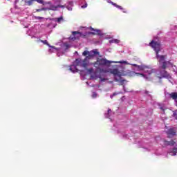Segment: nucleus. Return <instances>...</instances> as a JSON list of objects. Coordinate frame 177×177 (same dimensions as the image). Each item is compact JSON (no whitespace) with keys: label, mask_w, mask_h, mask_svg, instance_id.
Wrapping results in <instances>:
<instances>
[{"label":"nucleus","mask_w":177,"mask_h":177,"mask_svg":"<svg viewBox=\"0 0 177 177\" xmlns=\"http://www.w3.org/2000/svg\"><path fill=\"white\" fill-rule=\"evenodd\" d=\"M62 20H63V17H60L57 18V23H60V21H62Z\"/></svg>","instance_id":"21"},{"label":"nucleus","mask_w":177,"mask_h":177,"mask_svg":"<svg viewBox=\"0 0 177 177\" xmlns=\"http://www.w3.org/2000/svg\"><path fill=\"white\" fill-rule=\"evenodd\" d=\"M173 117H174L176 120H177V110L174 111Z\"/></svg>","instance_id":"19"},{"label":"nucleus","mask_w":177,"mask_h":177,"mask_svg":"<svg viewBox=\"0 0 177 177\" xmlns=\"http://www.w3.org/2000/svg\"><path fill=\"white\" fill-rule=\"evenodd\" d=\"M106 80L105 78H101V81L104 82Z\"/></svg>","instance_id":"29"},{"label":"nucleus","mask_w":177,"mask_h":177,"mask_svg":"<svg viewBox=\"0 0 177 177\" xmlns=\"http://www.w3.org/2000/svg\"><path fill=\"white\" fill-rule=\"evenodd\" d=\"M136 75H140V77H144L145 78H146V75H144L142 73H136Z\"/></svg>","instance_id":"20"},{"label":"nucleus","mask_w":177,"mask_h":177,"mask_svg":"<svg viewBox=\"0 0 177 177\" xmlns=\"http://www.w3.org/2000/svg\"><path fill=\"white\" fill-rule=\"evenodd\" d=\"M114 96H117V93H113V95H110L111 99H113V97H114Z\"/></svg>","instance_id":"24"},{"label":"nucleus","mask_w":177,"mask_h":177,"mask_svg":"<svg viewBox=\"0 0 177 177\" xmlns=\"http://www.w3.org/2000/svg\"><path fill=\"white\" fill-rule=\"evenodd\" d=\"M69 70H71L72 73H78V68H77V66H75V64L70 66Z\"/></svg>","instance_id":"12"},{"label":"nucleus","mask_w":177,"mask_h":177,"mask_svg":"<svg viewBox=\"0 0 177 177\" xmlns=\"http://www.w3.org/2000/svg\"><path fill=\"white\" fill-rule=\"evenodd\" d=\"M166 133L168 135V138H173V136H175L176 135V131H175V129H169Z\"/></svg>","instance_id":"9"},{"label":"nucleus","mask_w":177,"mask_h":177,"mask_svg":"<svg viewBox=\"0 0 177 177\" xmlns=\"http://www.w3.org/2000/svg\"><path fill=\"white\" fill-rule=\"evenodd\" d=\"M72 35L73 37H70L72 41H75V39H80V37H82V33L78 31L72 32Z\"/></svg>","instance_id":"7"},{"label":"nucleus","mask_w":177,"mask_h":177,"mask_svg":"<svg viewBox=\"0 0 177 177\" xmlns=\"http://www.w3.org/2000/svg\"><path fill=\"white\" fill-rule=\"evenodd\" d=\"M86 6H88V5H87V4H85L84 6H82V8L83 9H85V8H86Z\"/></svg>","instance_id":"28"},{"label":"nucleus","mask_w":177,"mask_h":177,"mask_svg":"<svg viewBox=\"0 0 177 177\" xmlns=\"http://www.w3.org/2000/svg\"><path fill=\"white\" fill-rule=\"evenodd\" d=\"M131 66H133V67H138V70L145 71L146 70V66H139L136 64H131Z\"/></svg>","instance_id":"11"},{"label":"nucleus","mask_w":177,"mask_h":177,"mask_svg":"<svg viewBox=\"0 0 177 177\" xmlns=\"http://www.w3.org/2000/svg\"><path fill=\"white\" fill-rule=\"evenodd\" d=\"M160 110H162V111H165V109H164V108L160 107Z\"/></svg>","instance_id":"30"},{"label":"nucleus","mask_w":177,"mask_h":177,"mask_svg":"<svg viewBox=\"0 0 177 177\" xmlns=\"http://www.w3.org/2000/svg\"><path fill=\"white\" fill-rule=\"evenodd\" d=\"M144 73L148 75V77H151L153 75V74H156V71L155 69H153L151 68L146 67L145 70L144 71Z\"/></svg>","instance_id":"8"},{"label":"nucleus","mask_w":177,"mask_h":177,"mask_svg":"<svg viewBox=\"0 0 177 177\" xmlns=\"http://www.w3.org/2000/svg\"><path fill=\"white\" fill-rule=\"evenodd\" d=\"M123 63H124L125 64H127V61H124Z\"/></svg>","instance_id":"31"},{"label":"nucleus","mask_w":177,"mask_h":177,"mask_svg":"<svg viewBox=\"0 0 177 177\" xmlns=\"http://www.w3.org/2000/svg\"><path fill=\"white\" fill-rule=\"evenodd\" d=\"M111 74L114 75L115 81H121V77H122V73H121L118 69L115 68L111 71Z\"/></svg>","instance_id":"6"},{"label":"nucleus","mask_w":177,"mask_h":177,"mask_svg":"<svg viewBox=\"0 0 177 177\" xmlns=\"http://www.w3.org/2000/svg\"><path fill=\"white\" fill-rule=\"evenodd\" d=\"M177 148H174L172 151L170 152V156H176Z\"/></svg>","instance_id":"15"},{"label":"nucleus","mask_w":177,"mask_h":177,"mask_svg":"<svg viewBox=\"0 0 177 177\" xmlns=\"http://www.w3.org/2000/svg\"><path fill=\"white\" fill-rule=\"evenodd\" d=\"M164 142L165 145H167V146H174V145H175V141L174 140L167 141L165 140Z\"/></svg>","instance_id":"13"},{"label":"nucleus","mask_w":177,"mask_h":177,"mask_svg":"<svg viewBox=\"0 0 177 177\" xmlns=\"http://www.w3.org/2000/svg\"><path fill=\"white\" fill-rule=\"evenodd\" d=\"M40 41H41L42 44H44V45H47L48 46H49V48H53V49H55V46H50V44L48 43L47 40H40Z\"/></svg>","instance_id":"14"},{"label":"nucleus","mask_w":177,"mask_h":177,"mask_svg":"<svg viewBox=\"0 0 177 177\" xmlns=\"http://www.w3.org/2000/svg\"><path fill=\"white\" fill-rule=\"evenodd\" d=\"M34 1L35 0H28L27 1H26V3H27V5L28 6H31V5H32Z\"/></svg>","instance_id":"17"},{"label":"nucleus","mask_w":177,"mask_h":177,"mask_svg":"<svg viewBox=\"0 0 177 177\" xmlns=\"http://www.w3.org/2000/svg\"><path fill=\"white\" fill-rule=\"evenodd\" d=\"M89 63V61L85 57V59H82L81 58L76 59L73 63L75 66L77 67V66H80V67H84V68H86L88 67V64Z\"/></svg>","instance_id":"3"},{"label":"nucleus","mask_w":177,"mask_h":177,"mask_svg":"<svg viewBox=\"0 0 177 177\" xmlns=\"http://www.w3.org/2000/svg\"><path fill=\"white\" fill-rule=\"evenodd\" d=\"M41 10H46V8H41V9H37V10H36V12H41Z\"/></svg>","instance_id":"23"},{"label":"nucleus","mask_w":177,"mask_h":177,"mask_svg":"<svg viewBox=\"0 0 177 177\" xmlns=\"http://www.w3.org/2000/svg\"><path fill=\"white\" fill-rule=\"evenodd\" d=\"M113 6H115V8H118V9H120V10H123L124 8L121 6H118L117 3H113Z\"/></svg>","instance_id":"18"},{"label":"nucleus","mask_w":177,"mask_h":177,"mask_svg":"<svg viewBox=\"0 0 177 177\" xmlns=\"http://www.w3.org/2000/svg\"><path fill=\"white\" fill-rule=\"evenodd\" d=\"M112 41H113L115 44H118V42H120V40L115 39L112 40Z\"/></svg>","instance_id":"25"},{"label":"nucleus","mask_w":177,"mask_h":177,"mask_svg":"<svg viewBox=\"0 0 177 177\" xmlns=\"http://www.w3.org/2000/svg\"><path fill=\"white\" fill-rule=\"evenodd\" d=\"M109 111H111V109H109V110H108V113H109Z\"/></svg>","instance_id":"32"},{"label":"nucleus","mask_w":177,"mask_h":177,"mask_svg":"<svg viewBox=\"0 0 177 177\" xmlns=\"http://www.w3.org/2000/svg\"><path fill=\"white\" fill-rule=\"evenodd\" d=\"M161 66H162V64H160V68H162V71H160V74H158V75H156V77L159 78V80H162V78H171V75H169V73L165 71L166 68H161Z\"/></svg>","instance_id":"5"},{"label":"nucleus","mask_w":177,"mask_h":177,"mask_svg":"<svg viewBox=\"0 0 177 177\" xmlns=\"http://www.w3.org/2000/svg\"><path fill=\"white\" fill-rule=\"evenodd\" d=\"M91 30L94 31V32H91V34H100V30H95L93 28H91Z\"/></svg>","instance_id":"16"},{"label":"nucleus","mask_w":177,"mask_h":177,"mask_svg":"<svg viewBox=\"0 0 177 177\" xmlns=\"http://www.w3.org/2000/svg\"><path fill=\"white\" fill-rule=\"evenodd\" d=\"M111 64V62L106 59H97V61L94 63V67L99 69L100 73H109V70L104 68H100L99 67H103V66H106L107 67H110Z\"/></svg>","instance_id":"2"},{"label":"nucleus","mask_w":177,"mask_h":177,"mask_svg":"<svg viewBox=\"0 0 177 177\" xmlns=\"http://www.w3.org/2000/svg\"><path fill=\"white\" fill-rule=\"evenodd\" d=\"M36 1V2H38V3H41L43 5L44 3V0H34Z\"/></svg>","instance_id":"22"},{"label":"nucleus","mask_w":177,"mask_h":177,"mask_svg":"<svg viewBox=\"0 0 177 177\" xmlns=\"http://www.w3.org/2000/svg\"><path fill=\"white\" fill-rule=\"evenodd\" d=\"M96 55H99L97 50H93L91 51L84 50L82 53V56H86L87 60H89V59H91L93 56H96Z\"/></svg>","instance_id":"4"},{"label":"nucleus","mask_w":177,"mask_h":177,"mask_svg":"<svg viewBox=\"0 0 177 177\" xmlns=\"http://www.w3.org/2000/svg\"><path fill=\"white\" fill-rule=\"evenodd\" d=\"M35 19H37V20H42V19H44V17H35Z\"/></svg>","instance_id":"26"},{"label":"nucleus","mask_w":177,"mask_h":177,"mask_svg":"<svg viewBox=\"0 0 177 177\" xmlns=\"http://www.w3.org/2000/svg\"><path fill=\"white\" fill-rule=\"evenodd\" d=\"M57 8H62V9H64V6H62L60 4H58L57 6L51 5L50 6L49 10H53L55 12V11L57 10Z\"/></svg>","instance_id":"10"},{"label":"nucleus","mask_w":177,"mask_h":177,"mask_svg":"<svg viewBox=\"0 0 177 177\" xmlns=\"http://www.w3.org/2000/svg\"><path fill=\"white\" fill-rule=\"evenodd\" d=\"M149 46H151L153 48V50H155L156 53V59L159 64H162L161 68H167L168 66L174 67V64H172L171 61H165L166 55H158V53L161 52V42L152 40L149 43Z\"/></svg>","instance_id":"1"},{"label":"nucleus","mask_w":177,"mask_h":177,"mask_svg":"<svg viewBox=\"0 0 177 177\" xmlns=\"http://www.w3.org/2000/svg\"><path fill=\"white\" fill-rule=\"evenodd\" d=\"M87 71H88L89 73H92V71H93V68H89V69H87Z\"/></svg>","instance_id":"27"}]
</instances>
